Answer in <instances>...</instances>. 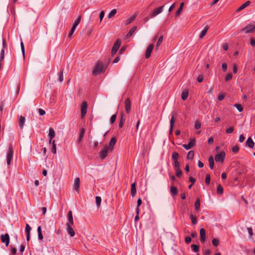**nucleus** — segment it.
<instances>
[{
	"label": "nucleus",
	"mask_w": 255,
	"mask_h": 255,
	"mask_svg": "<svg viewBox=\"0 0 255 255\" xmlns=\"http://www.w3.org/2000/svg\"><path fill=\"white\" fill-rule=\"evenodd\" d=\"M101 198L99 196H96V205L98 207H99L101 203Z\"/></svg>",
	"instance_id": "obj_43"
},
{
	"label": "nucleus",
	"mask_w": 255,
	"mask_h": 255,
	"mask_svg": "<svg viewBox=\"0 0 255 255\" xmlns=\"http://www.w3.org/2000/svg\"><path fill=\"white\" fill-rule=\"evenodd\" d=\"M162 41H163V36H161L159 37V38L158 39V41H157L156 45V49H157L158 48V47L160 45Z\"/></svg>",
	"instance_id": "obj_37"
},
{
	"label": "nucleus",
	"mask_w": 255,
	"mask_h": 255,
	"mask_svg": "<svg viewBox=\"0 0 255 255\" xmlns=\"http://www.w3.org/2000/svg\"><path fill=\"white\" fill-rule=\"evenodd\" d=\"M210 183V176L209 174H207L205 178V183L207 185H209Z\"/></svg>",
	"instance_id": "obj_52"
},
{
	"label": "nucleus",
	"mask_w": 255,
	"mask_h": 255,
	"mask_svg": "<svg viewBox=\"0 0 255 255\" xmlns=\"http://www.w3.org/2000/svg\"><path fill=\"white\" fill-rule=\"evenodd\" d=\"M30 230H31V227L28 224H26V226H25V231L26 234H30Z\"/></svg>",
	"instance_id": "obj_44"
},
{
	"label": "nucleus",
	"mask_w": 255,
	"mask_h": 255,
	"mask_svg": "<svg viewBox=\"0 0 255 255\" xmlns=\"http://www.w3.org/2000/svg\"><path fill=\"white\" fill-rule=\"evenodd\" d=\"M209 166L211 169H213L214 168V158L212 156H210L209 158Z\"/></svg>",
	"instance_id": "obj_30"
},
{
	"label": "nucleus",
	"mask_w": 255,
	"mask_h": 255,
	"mask_svg": "<svg viewBox=\"0 0 255 255\" xmlns=\"http://www.w3.org/2000/svg\"><path fill=\"white\" fill-rule=\"evenodd\" d=\"M154 45L153 43L150 44L147 47L145 52V58H148L150 57L151 53L153 49Z\"/></svg>",
	"instance_id": "obj_8"
},
{
	"label": "nucleus",
	"mask_w": 255,
	"mask_h": 255,
	"mask_svg": "<svg viewBox=\"0 0 255 255\" xmlns=\"http://www.w3.org/2000/svg\"><path fill=\"white\" fill-rule=\"evenodd\" d=\"M124 122H125V120L124 119L123 116H122L119 125L120 128H121L123 127Z\"/></svg>",
	"instance_id": "obj_53"
},
{
	"label": "nucleus",
	"mask_w": 255,
	"mask_h": 255,
	"mask_svg": "<svg viewBox=\"0 0 255 255\" xmlns=\"http://www.w3.org/2000/svg\"><path fill=\"white\" fill-rule=\"evenodd\" d=\"M109 148L107 145H105L103 150H102L100 152V157L102 159H105L108 155Z\"/></svg>",
	"instance_id": "obj_6"
},
{
	"label": "nucleus",
	"mask_w": 255,
	"mask_h": 255,
	"mask_svg": "<svg viewBox=\"0 0 255 255\" xmlns=\"http://www.w3.org/2000/svg\"><path fill=\"white\" fill-rule=\"evenodd\" d=\"M203 76L202 75H200L198 76L197 78V80L199 83H201L203 81Z\"/></svg>",
	"instance_id": "obj_58"
},
{
	"label": "nucleus",
	"mask_w": 255,
	"mask_h": 255,
	"mask_svg": "<svg viewBox=\"0 0 255 255\" xmlns=\"http://www.w3.org/2000/svg\"><path fill=\"white\" fill-rule=\"evenodd\" d=\"M191 248L192 249V250L196 253L198 252L199 250V246L196 245H192L191 246Z\"/></svg>",
	"instance_id": "obj_34"
},
{
	"label": "nucleus",
	"mask_w": 255,
	"mask_h": 255,
	"mask_svg": "<svg viewBox=\"0 0 255 255\" xmlns=\"http://www.w3.org/2000/svg\"><path fill=\"white\" fill-rule=\"evenodd\" d=\"M212 244L213 246L217 247L219 244V241L217 239H214L212 240Z\"/></svg>",
	"instance_id": "obj_50"
},
{
	"label": "nucleus",
	"mask_w": 255,
	"mask_h": 255,
	"mask_svg": "<svg viewBox=\"0 0 255 255\" xmlns=\"http://www.w3.org/2000/svg\"><path fill=\"white\" fill-rule=\"evenodd\" d=\"M170 192L172 196L176 195L178 193L176 187L173 186L170 187Z\"/></svg>",
	"instance_id": "obj_31"
},
{
	"label": "nucleus",
	"mask_w": 255,
	"mask_h": 255,
	"mask_svg": "<svg viewBox=\"0 0 255 255\" xmlns=\"http://www.w3.org/2000/svg\"><path fill=\"white\" fill-rule=\"evenodd\" d=\"M80 178H76L74 181V189L77 191H79V185H80Z\"/></svg>",
	"instance_id": "obj_17"
},
{
	"label": "nucleus",
	"mask_w": 255,
	"mask_h": 255,
	"mask_svg": "<svg viewBox=\"0 0 255 255\" xmlns=\"http://www.w3.org/2000/svg\"><path fill=\"white\" fill-rule=\"evenodd\" d=\"M76 28L74 26H72L71 30L70 31L69 33V34H68V36L69 37H71L72 34H73V33L74 32L75 29H76Z\"/></svg>",
	"instance_id": "obj_55"
},
{
	"label": "nucleus",
	"mask_w": 255,
	"mask_h": 255,
	"mask_svg": "<svg viewBox=\"0 0 255 255\" xmlns=\"http://www.w3.org/2000/svg\"><path fill=\"white\" fill-rule=\"evenodd\" d=\"M251 3L250 1H247L244 3H243L242 5H241L240 7L238 8L237 9V11L239 12L243 10V9L245 8L247 6H249Z\"/></svg>",
	"instance_id": "obj_19"
},
{
	"label": "nucleus",
	"mask_w": 255,
	"mask_h": 255,
	"mask_svg": "<svg viewBox=\"0 0 255 255\" xmlns=\"http://www.w3.org/2000/svg\"><path fill=\"white\" fill-rule=\"evenodd\" d=\"M179 166H180V163L178 161V160L174 161V167L175 170L177 169H180Z\"/></svg>",
	"instance_id": "obj_48"
},
{
	"label": "nucleus",
	"mask_w": 255,
	"mask_h": 255,
	"mask_svg": "<svg viewBox=\"0 0 255 255\" xmlns=\"http://www.w3.org/2000/svg\"><path fill=\"white\" fill-rule=\"evenodd\" d=\"M251 44L252 46L255 47V39L254 38L251 39Z\"/></svg>",
	"instance_id": "obj_64"
},
{
	"label": "nucleus",
	"mask_w": 255,
	"mask_h": 255,
	"mask_svg": "<svg viewBox=\"0 0 255 255\" xmlns=\"http://www.w3.org/2000/svg\"><path fill=\"white\" fill-rule=\"evenodd\" d=\"M59 81L60 82H62L63 80H64V78H63V70H61L59 73Z\"/></svg>",
	"instance_id": "obj_47"
},
{
	"label": "nucleus",
	"mask_w": 255,
	"mask_h": 255,
	"mask_svg": "<svg viewBox=\"0 0 255 255\" xmlns=\"http://www.w3.org/2000/svg\"><path fill=\"white\" fill-rule=\"evenodd\" d=\"M13 149L11 146H9L8 148L7 153L6 155V163L7 165L10 164L11 161L12 159L13 156Z\"/></svg>",
	"instance_id": "obj_3"
},
{
	"label": "nucleus",
	"mask_w": 255,
	"mask_h": 255,
	"mask_svg": "<svg viewBox=\"0 0 255 255\" xmlns=\"http://www.w3.org/2000/svg\"><path fill=\"white\" fill-rule=\"evenodd\" d=\"M190 219H191V220L192 221V223L193 225H195L197 223L196 218L192 214L190 215Z\"/></svg>",
	"instance_id": "obj_45"
},
{
	"label": "nucleus",
	"mask_w": 255,
	"mask_h": 255,
	"mask_svg": "<svg viewBox=\"0 0 255 255\" xmlns=\"http://www.w3.org/2000/svg\"><path fill=\"white\" fill-rule=\"evenodd\" d=\"M200 241L204 243L206 239V232L204 229L201 228L200 230Z\"/></svg>",
	"instance_id": "obj_15"
},
{
	"label": "nucleus",
	"mask_w": 255,
	"mask_h": 255,
	"mask_svg": "<svg viewBox=\"0 0 255 255\" xmlns=\"http://www.w3.org/2000/svg\"><path fill=\"white\" fill-rule=\"evenodd\" d=\"M233 130H234V128L230 127L226 129V132L227 133H231L233 131Z\"/></svg>",
	"instance_id": "obj_59"
},
{
	"label": "nucleus",
	"mask_w": 255,
	"mask_h": 255,
	"mask_svg": "<svg viewBox=\"0 0 255 255\" xmlns=\"http://www.w3.org/2000/svg\"><path fill=\"white\" fill-rule=\"evenodd\" d=\"M246 146H249L250 148H253L255 145V143L252 139L250 137L248 138L246 143Z\"/></svg>",
	"instance_id": "obj_20"
},
{
	"label": "nucleus",
	"mask_w": 255,
	"mask_h": 255,
	"mask_svg": "<svg viewBox=\"0 0 255 255\" xmlns=\"http://www.w3.org/2000/svg\"><path fill=\"white\" fill-rule=\"evenodd\" d=\"M72 224H70V223H66V226H67V232L68 234L71 236V237H74L75 235V231H74L73 228L71 227Z\"/></svg>",
	"instance_id": "obj_7"
},
{
	"label": "nucleus",
	"mask_w": 255,
	"mask_h": 255,
	"mask_svg": "<svg viewBox=\"0 0 255 255\" xmlns=\"http://www.w3.org/2000/svg\"><path fill=\"white\" fill-rule=\"evenodd\" d=\"M223 192V188L222 186L219 184L217 187V193L219 194H222Z\"/></svg>",
	"instance_id": "obj_40"
},
{
	"label": "nucleus",
	"mask_w": 255,
	"mask_h": 255,
	"mask_svg": "<svg viewBox=\"0 0 255 255\" xmlns=\"http://www.w3.org/2000/svg\"><path fill=\"white\" fill-rule=\"evenodd\" d=\"M80 21H81V17H79L76 19H75V20L74 21V23L73 25V26L76 27L77 26V25L80 23Z\"/></svg>",
	"instance_id": "obj_41"
},
{
	"label": "nucleus",
	"mask_w": 255,
	"mask_h": 255,
	"mask_svg": "<svg viewBox=\"0 0 255 255\" xmlns=\"http://www.w3.org/2000/svg\"><path fill=\"white\" fill-rule=\"evenodd\" d=\"M232 77H233V75H232V73H230L228 74L225 78V81L227 82V81H230V80H231L232 79Z\"/></svg>",
	"instance_id": "obj_46"
},
{
	"label": "nucleus",
	"mask_w": 255,
	"mask_h": 255,
	"mask_svg": "<svg viewBox=\"0 0 255 255\" xmlns=\"http://www.w3.org/2000/svg\"><path fill=\"white\" fill-rule=\"evenodd\" d=\"M38 113L40 116H43L45 114V112L43 109H38Z\"/></svg>",
	"instance_id": "obj_60"
},
{
	"label": "nucleus",
	"mask_w": 255,
	"mask_h": 255,
	"mask_svg": "<svg viewBox=\"0 0 255 255\" xmlns=\"http://www.w3.org/2000/svg\"><path fill=\"white\" fill-rule=\"evenodd\" d=\"M37 232H38V238L39 240H42L43 239V235L42 234V231L41 229V227L39 226L37 228Z\"/></svg>",
	"instance_id": "obj_32"
},
{
	"label": "nucleus",
	"mask_w": 255,
	"mask_h": 255,
	"mask_svg": "<svg viewBox=\"0 0 255 255\" xmlns=\"http://www.w3.org/2000/svg\"><path fill=\"white\" fill-rule=\"evenodd\" d=\"M194 155V151L191 150L188 152V154L187 155V158L189 159H192L193 158Z\"/></svg>",
	"instance_id": "obj_33"
},
{
	"label": "nucleus",
	"mask_w": 255,
	"mask_h": 255,
	"mask_svg": "<svg viewBox=\"0 0 255 255\" xmlns=\"http://www.w3.org/2000/svg\"><path fill=\"white\" fill-rule=\"evenodd\" d=\"M209 29V26L208 25H206L204 27V29L202 30L200 35L199 36L200 38H202L206 34Z\"/></svg>",
	"instance_id": "obj_25"
},
{
	"label": "nucleus",
	"mask_w": 255,
	"mask_h": 255,
	"mask_svg": "<svg viewBox=\"0 0 255 255\" xmlns=\"http://www.w3.org/2000/svg\"><path fill=\"white\" fill-rule=\"evenodd\" d=\"M239 150V147L237 145L234 146L232 148V151L234 153H237Z\"/></svg>",
	"instance_id": "obj_57"
},
{
	"label": "nucleus",
	"mask_w": 255,
	"mask_h": 255,
	"mask_svg": "<svg viewBox=\"0 0 255 255\" xmlns=\"http://www.w3.org/2000/svg\"><path fill=\"white\" fill-rule=\"evenodd\" d=\"M164 6V5H162L154 9L151 13V17H154L162 12L163 10Z\"/></svg>",
	"instance_id": "obj_13"
},
{
	"label": "nucleus",
	"mask_w": 255,
	"mask_h": 255,
	"mask_svg": "<svg viewBox=\"0 0 255 255\" xmlns=\"http://www.w3.org/2000/svg\"><path fill=\"white\" fill-rule=\"evenodd\" d=\"M87 110V103L86 102H83L81 106V117L83 118L86 113Z\"/></svg>",
	"instance_id": "obj_10"
},
{
	"label": "nucleus",
	"mask_w": 255,
	"mask_h": 255,
	"mask_svg": "<svg viewBox=\"0 0 255 255\" xmlns=\"http://www.w3.org/2000/svg\"><path fill=\"white\" fill-rule=\"evenodd\" d=\"M1 241L3 243H5L6 246H8L9 243V237L8 234L1 235L0 236Z\"/></svg>",
	"instance_id": "obj_9"
},
{
	"label": "nucleus",
	"mask_w": 255,
	"mask_h": 255,
	"mask_svg": "<svg viewBox=\"0 0 255 255\" xmlns=\"http://www.w3.org/2000/svg\"><path fill=\"white\" fill-rule=\"evenodd\" d=\"M48 136L49 138H50V139H52L55 137V132L53 128H49Z\"/></svg>",
	"instance_id": "obj_22"
},
{
	"label": "nucleus",
	"mask_w": 255,
	"mask_h": 255,
	"mask_svg": "<svg viewBox=\"0 0 255 255\" xmlns=\"http://www.w3.org/2000/svg\"><path fill=\"white\" fill-rule=\"evenodd\" d=\"M196 140L195 139L191 140L187 144H183V146L186 150H189L195 145Z\"/></svg>",
	"instance_id": "obj_11"
},
{
	"label": "nucleus",
	"mask_w": 255,
	"mask_h": 255,
	"mask_svg": "<svg viewBox=\"0 0 255 255\" xmlns=\"http://www.w3.org/2000/svg\"><path fill=\"white\" fill-rule=\"evenodd\" d=\"M25 122V119L24 117L20 116L19 117V126L21 129H22Z\"/></svg>",
	"instance_id": "obj_18"
},
{
	"label": "nucleus",
	"mask_w": 255,
	"mask_h": 255,
	"mask_svg": "<svg viewBox=\"0 0 255 255\" xmlns=\"http://www.w3.org/2000/svg\"><path fill=\"white\" fill-rule=\"evenodd\" d=\"M105 70L103 63L101 61H98L93 70L92 74L96 76Z\"/></svg>",
	"instance_id": "obj_1"
},
{
	"label": "nucleus",
	"mask_w": 255,
	"mask_h": 255,
	"mask_svg": "<svg viewBox=\"0 0 255 255\" xmlns=\"http://www.w3.org/2000/svg\"><path fill=\"white\" fill-rule=\"evenodd\" d=\"M195 209H196V210L197 211H198L200 209V200L199 199H197L195 203Z\"/></svg>",
	"instance_id": "obj_35"
},
{
	"label": "nucleus",
	"mask_w": 255,
	"mask_h": 255,
	"mask_svg": "<svg viewBox=\"0 0 255 255\" xmlns=\"http://www.w3.org/2000/svg\"><path fill=\"white\" fill-rule=\"evenodd\" d=\"M234 106L240 112H242L243 110V108L240 104H236Z\"/></svg>",
	"instance_id": "obj_42"
},
{
	"label": "nucleus",
	"mask_w": 255,
	"mask_h": 255,
	"mask_svg": "<svg viewBox=\"0 0 255 255\" xmlns=\"http://www.w3.org/2000/svg\"><path fill=\"white\" fill-rule=\"evenodd\" d=\"M179 156V154L177 152H174L172 153V159L174 161L177 160Z\"/></svg>",
	"instance_id": "obj_39"
},
{
	"label": "nucleus",
	"mask_w": 255,
	"mask_h": 255,
	"mask_svg": "<svg viewBox=\"0 0 255 255\" xmlns=\"http://www.w3.org/2000/svg\"><path fill=\"white\" fill-rule=\"evenodd\" d=\"M136 193V184L135 182L133 183L131 185V195L132 196H134Z\"/></svg>",
	"instance_id": "obj_23"
},
{
	"label": "nucleus",
	"mask_w": 255,
	"mask_h": 255,
	"mask_svg": "<svg viewBox=\"0 0 255 255\" xmlns=\"http://www.w3.org/2000/svg\"><path fill=\"white\" fill-rule=\"evenodd\" d=\"M121 42L120 40L118 39L116 40V41L115 42V43L113 47V48H112V50L111 51V54H112V56H113L117 53L118 49L119 48V47L121 45Z\"/></svg>",
	"instance_id": "obj_4"
},
{
	"label": "nucleus",
	"mask_w": 255,
	"mask_h": 255,
	"mask_svg": "<svg viewBox=\"0 0 255 255\" xmlns=\"http://www.w3.org/2000/svg\"><path fill=\"white\" fill-rule=\"evenodd\" d=\"M223 70L225 72L227 69V65L226 63H223L222 65Z\"/></svg>",
	"instance_id": "obj_63"
},
{
	"label": "nucleus",
	"mask_w": 255,
	"mask_h": 255,
	"mask_svg": "<svg viewBox=\"0 0 255 255\" xmlns=\"http://www.w3.org/2000/svg\"><path fill=\"white\" fill-rule=\"evenodd\" d=\"M245 31L246 33H253L255 31V25L249 24L247 25L245 28H242L240 31H237L236 33L239 34L240 32Z\"/></svg>",
	"instance_id": "obj_2"
},
{
	"label": "nucleus",
	"mask_w": 255,
	"mask_h": 255,
	"mask_svg": "<svg viewBox=\"0 0 255 255\" xmlns=\"http://www.w3.org/2000/svg\"><path fill=\"white\" fill-rule=\"evenodd\" d=\"M117 139L115 137H112L110 141L109 145L108 146L109 150L112 151L116 143Z\"/></svg>",
	"instance_id": "obj_14"
},
{
	"label": "nucleus",
	"mask_w": 255,
	"mask_h": 255,
	"mask_svg": "<svg viewBox=\"0 0 255 255\" xmlns=\"http://www.w3.org/2000/svg\"><path fill=\"white\" fill-rule=\"evenodd\" d=\"M4 58V49L2 48L0 52V61H1L3 60Z\"/></svg>",
	"instance_id": "obj_49"
},
{
	"label": "nucleus",
	"mask_w": 255,
	"mask_h": 255,
	"mask_svg": "<svg viewBox=\"0 0 255 255\" xmlns=\"http://www.w3.org/2000/svg\"><path fill=\"white\" fill-rule=\"evenodd\" d=\"M125 109L127 113H129L131 110V102L129 98L126 99L125 102Z\"/></svg>",
	"instance_id": "obj_12"
},
{
	"label": "nucleus",
	"mask_w": 255,
	"mask_h": 255,
	"mask_svg": "<svg viewBox=\"0 0 255 255\" xmlns=\"http://www.w3.org/2000/svg\"><path fill=\"white\" fill-rule=\"evenodd\" d=\"M68 222L67 223H70V224L73 225L74 224V221H73V218L72 215V212L71 211H69L68 213Z\"/></svg>",
	"instance_id": "obj_21"
},
{
	"label": "nucleus",
	"mask_w": 255,
	"mask_h": 255,
	"mask_svg": "<svg viewBox=\"0 0 255 255\" xmlns=\"http://www.w3.org/2000/svg\"><path fill=\"white\" fill-rule=\"evenodd\" d=\"M188 96V91L187 90H184L181 94V98L183 101L186 100Z\"/></svg>",
	"instance_id": "obj_27"
},
{
	"label": "nucleus",
	"mask_w": 255,
	"mask_h": 255,
	"mask_svg": "<svg viewBox=\"0 0 255 255\" xmlns=\"http://www.w3.org/2000/svg\"><path fill=\"white\" fill-rule=\"evenodd\" d=\"M183 6H184V2H182L180 4V6H179V8L176 12L175 15L176 16H178L180 14L181 12L182 11Z\"/></svg>",
	"instance_id": "obj_26"
},
{
	"label": "nucleus",
	"mask_w": 255,
	"mask_h": 255,
	"mask_svg": "<svg viewBox=\"0 0 255 255\" xmlns=\"http://www.w3.org/2000/svg\"><path fill=\"white\" fill-rule=\"evenodd\" d=\"M225 158V153L224 152H221L215 155V159L216 162H223Z\"/></svg>",
	"instance_id": "obj_5"
},
{
	"label": "nucleus",
	"mask_w": 255,
	"mask_h": 255,
	"mask_svg": "<svg viewBox=\"0 0 255 255\" xmlns=\"http://www.w3.org/2000/svg\"><path fill=\"white\" fill-rule=\"evenodd\" d=\"M85 129L84 128H82L81 129L80 134L79 138L77 140L78 142H80L81 141V140L83 137L84 134L85 133Z\"/></svg>",
	"instance_id": "obj_29"
},
{
	"label": "nucleus",
	"mask_w": 255,
	"mask_h": 255,
	"mask_svg": "<svg viewBox=\"0 0 255 255\" xmlns=\"http://www.w3.org/2000/svg\"><path fill=\"white\" fill-rule=\"evenodd\" d=\"M116 12H117V10L116 9H112L108 15V18H112L113 16H114L115 15Z\"/></svg>",
	"instance_id": "obj_36"
},
{
	"label": "nucleus",
	"mask_w": 255,
	"mask_h": 255,
	"mask_svg": "<svg viewBox=\"0 0 255 255\" xmlns=\"http://www.w3.org/2000/svg\"><path fill=\"white\" fill-rule=\"evenodd\" d=\"M204 255H209L211 253V251L209 249H206L203 252Z\"/></svg>",
	"instance_id": "obj_61"
},
{
	"label": "nucleus",
	"mask_w": 255,
	"mask_h": 255,
	"mask_svg": "<svg viewBox=\"0 0 255 255\" xmlns=\"http://www.w3.org/2000/svg\"><path fill=\"white\" fill-rule=\"evenodd\" d=\"M117 116L116 115H113L111 118L110 122L111 124H113L116 120Z\"/></svg>",
	"instance_id": "obj_56"
},
{
	"label": "nucleus",
	"mask_w": 255,
	"mask_h": 255,
	"mask_svg": "<svg viewBox=\"0 0 255 255\" xmlns=\"http://www.w3.org/2000/svg\"><path fill=\"white\" fill-rule=\"evenodd\" d=\"M136 29V26H133L130 30L129 31V32L128 33V34L126 35V37L128 38L129 37L131 36L132 34L134 32L135 30Z\"/></svg>",
	"instance_id": "obj_28"
},
{
	"label": "nucleus",
	"mask_w": 255,
	"mask_h": 255,
	"mask_svg": "<svg viewBox=\"0 0 255 255\" xmlns=\"http://www.w3.org/2000/svg\"><path fill=\"white\" fill-rule=\"evenodd\" d=\"M56 144L55 143V140H54L53 141H52V152L54 153V154H55L56 153Z\"/></svg>",
	"instance_id": "obj_38"
},
{
	"label": "nucleus",
	"mask_w": 255,
	"mask_h": 255,
	"mask_svg": "<svg viewBox=\"0 0 255 255\" xmlns=\"http://www.w3.org/2000/svg\"><path fill=\"white\" fill-rule=\"evenodd\" d=\"M176 176L178 177H180L182 175V171L180 169H177L175 170Z\"/></svg>",
	"instance_id": "obj_54"
},
{
	"label": "nucleus",
	"mask_w": 255,
	"mask_h": 255,
	"mask_svg": "<svg viewBox=\"0 0 255 255\" xmlns=\"http://www.w3.org/2000/svg\"><path fill=\"white\" fill-rule=\"evenodd\" d=\"M136 16V14L133 15L132 16L128 18L125 22V24L126 25H128L131 23L135 18Z\"/></svg>",
	"instance_id": "obj_24"
},
{
	"label": "nucleus",
	"mask_w": 255,
	"mask_h": 255,
	"mask_svg": "<svg viewBox=\"0 0 255 255\" xmlns=\"http://www.w3.org/2000/svg\"><path fill=\"white\" fill-rule=\"evenodd\" d=\"M175 123V119L174 117V115H172L170 121V130H169V134H172L173 131V126Z\"/></svg>",
	"instance_id": "obj_16"
},
{
	"label": "nucleus",
	"mask_w": 255,
	"mask_h": 255,
	"mask_svg": "<svg viewBox=\"0 0 255 255\" xmlns=\"http://www.w3.org/2000/svg\"><path fill=\"white\" fill-rule=\"evenodd\" d=\"M201 128V123L199 121H196L195 124V128L198 129Z\"/></svg>",
	"instance_id": "obj_51"
},
{
	"label": "nucleus",
	"mask_w": 255,
	"mask_h": 255,
	"mask_svg": "<svg viewBox=\"0 0 255 255\" xmlns=\"http://www.w3.org/2000/svg\"><path fill=\"white\" fill-rule=\"evenodd\" d=\"M185 241L186 243H187V244L190 243L191 242V237H186L185 238Z\"/></svg>",
	"instance_id": "obj_62"
}]
</instances>
